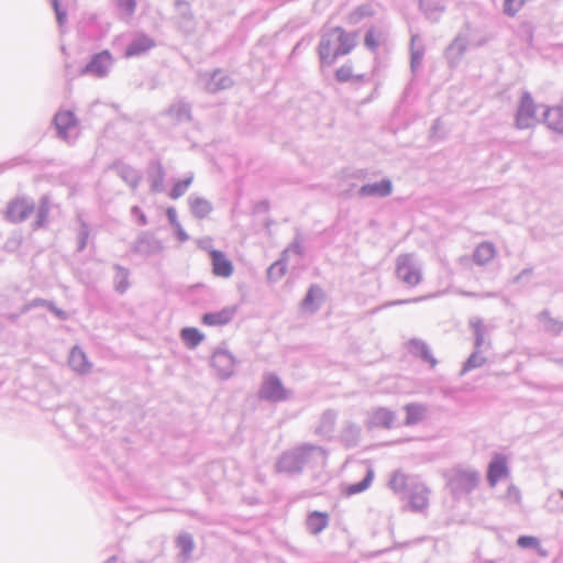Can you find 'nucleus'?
Wrapping results in <instances>:
<instances>
[{
	"label": "nucleus",
	"instance_id": "obj_1",
	"mask_svg": "<svg viewBox=\"0 0 563 563\" xmlns=\"http://www.w3.org/2000/svg\"><path fill=\"white\" fill-rule=\"evenodd\" d=\"M325 451L314 444H302L284 452L275 464L276 472L288 475L300 474L307 466L323 465Z\"/></svg>",
	"mask_w": 563,
	"mask_h": 563
},
{
	"label": "nucleus",
	"instance_id": "obj_2",
	"mask_svg": "<svg viewBox=\"0 0 563 563\" xmlns=\"http://www.w3.org/2000/svg\"><path fill=\"white\" fill-rule=\"evenodd\" d=\"M356 33L335 26L321 35L318 54L322 65H332L340 56L349 54L356 45Z\"/></svg>",
	"mask_w": 563,
	"mask_h": 563
},
{
	"label": "nucleus",
	"instance_id": "obj_3",
	"mask_svg": "<svg viewBox=\"0 0 563 563\" xmlns=\"http://www.w3.org/2000/svg\"><path fill=\"white\" fill-rule=\"evenodd\" d=\"M446 486L454 498H461L477 488L481 482L478 471L471 467L456 466L446 474Z\"/></svg>",
	"mask_w": 563,
	"mask_h": 563
},
{
	"label": "nucleus",
	"instance_id": "obj_4",
	"mask_svg": "<svg viewBox=\"0 0 563 563\" xmlns=\"http://www.w3.org/2000/svg\"><path fill=\"white\" fill-rule=\"evenodd\" d=\"M93 478L112 489L119 498H125L134 492L136 482L134 475L124 467H115L110 475L103 468H98Z\"/></svg>",
	"mask_w": 563,
	"mask_h": 563
},
{
	"label": "nucleus",
	"instance_id": "obj_5",
	"mask_svg": "<svg viewBox=\"0 0 563 563\" xmlns=\"http://www.w3.org/2000/svg\"><path fill=\"white\" fill-rule=\"evenodd\" d=\"M395 272L397 278L408 287L418 286L423 278L422 263L413 253L398 255Z\"/></svg>",
	"mask_w": 563,
	"mask_h": 563
},
{
	"label": "nucleus",
	"instance_id": "obj_6",
	"mask_svg": "<svg viewBox=\"0 0 563 563\" xmlns=\"http://www.w3.org/2000/svg\"><path fill=\"white\" fill-rule=\"evenodd\" d=\"M537 104L534 103L530 92L525 91L520 98V102L516 112V128L519 130L529 129L536 124Z\"/></svg>",
	"mask_w": 563,
	"mask_h": 563
},
{
	"label": "nucleus",
	"instance_id": "obj_7",
	"mask_svg": "<svg viewBox=\"0 0 563 563\" xmlns=\"http://www.w3.org/2000/svg\"><path fill=\"white\" fill-rule=\"evenodd\" d=\"M113 66V57L109 51H102L91 56L90 60L81 69V75H90L97 78H104L108 76L111 67Z\"/></svg>",
	"mask_w": 563,
	"mask_h": 563
},
{
	"label": "nucleus",
	"instance_id": "obj_8",
	"mask_svg": "<svg viewBox=\"0 0 563 563\" xmlns=\"http://www.w3.org/2000/svg\"><path fill=\"white\" fill-rule=\"evenodd\" d=\"M510 476L508 459L501 453H495L487 466V483L495 487L498 482Z\"/></svg>",
	"mask_w": 563,
	"mask_h": 563
},
{
	"label": "nucleus",
	"instance_id": "obj_9",
	"mask_svg": "<svg viewBox=\"0 0 563 563\" xmlns=\"http://www.w3.org/2000/svg\"><path fill=\"white\" fill-rule=\"evenodd\" d=\"M258 396L261 399L272 402L282 401L287 398L286 389L275 374H268L264 377Z\"/></svg>",
	"mask_w": 563,
	"mask_h": 563
},
{
	"label": "nucleus",
	"instance_id": "obj_10",
	"mask_svg": "<svg viewBox=\"0 0 563 563\" xmlns=\"http://www.w3.org/2000/svg\"><path fill=\"white\" fill-rule=\"evenodd\" d=\"M163 249L162 241L150 232H141L132 246L133 253L146 257L161 253Z\"/></svg>",
	"mask_w": 563,
	"mask_h": 563
},
{
	"label": "nucleus",
	"instance_id": "obj_11",
	"mask_svg": "<svg viewBox=\"0 0 563 563\" xmlns=\"http://www.w3.org/2000/svg\"><path fill=\"white\" fill-rule=\"evenodd\" d=\"M54 125L57 130L58 136L70 143L76 139L71 132L77 128V119L71 111H59L54 117Z\"/></svg>",
	"mask_w": 563,
	"mask_h": 563
},
{
	"label": "nucleus",
	"instance_id": "obj_12",
	"mask_svg": "<svg viewBox=\"0 0 563 563\" xmlns=\"http://www.w3.org/2000/svg\"><path fill=\"white\" fill-rule=\"evenodd\" d=\"M211 365L222 379L230 378L234 373L235 358L224 349H217L211 357Z\"/></svg>",
	"mask_w": 563,
	"mask_h": 563
},
{
	"label": "nucleus",
	"instance_id": "obj_13",
	"mask_svg": "<svg viewBox=\"0 0 563 563\" xmlns=\"http://www.w3.org/2000/svg\"><path fill=\"white\" fill-rule=\"evenodd\" d=\"M404 497L408 499V507L412 511H422L428 507L429 489L423 483L416 479Z\"/></svg>",
	"mask_w": 563,
	"mask_h": 563
},
{
	"label": "nucleus",
	"instance_id": "obj_14",
	"mask_svg": "<svg viewBox=\"0 0 563 563\" xmlns=\"http://www.w3.org/2000/svg\"><path fill=\"white\" fill-rule=\"evenodd\" d=\"M34 209L35 206L32 199H15L11 201L8 206L7 219L13 223L22 222L34 212Z\"/></svg>",
	"mask_w": 563,
	"mask_h": 563
},
{
	"label": "nucleus",
	"instance_id": "obj_15",
	"mask_svg": "<svg viewBox=\"0 0 563 563\" xmlns=\"http://www.w3.org/2000/svg\"><path fill=\"white\" fill-rule=\"evenodd\" d=\"M393 184L388 178H384L380 181L365 184L357 190V196L361 198L365 197H379L384 198L391 194Z\"/></svg>",
	"mask_w": 563,
	"mask_h": 563
},
{
	"label": "nucleus",
	"instance_id": "obj_16",
	"mask_svg": "<svg viewBox=\"0 0 563 563\" xmlns=\"http://www.w3.org/2000/svg\"><path fill=\"white\" fill-rule=\"evenodd\" d=\"M146 173L151 191L154 194L164 191L166 172L162 163L157 159L151 161Z\"/></svg>",
	"mask_w": 563,
	"mask_h": 563
},
{
	"label": "nucleus",
	"instance_id": "obj_17",
	"mask_svg": "<svg viewBox=\"0 0 563 563\" xmlns=\"http://www.w3.org/2000/svg\"><path fill=\"white\" fill-rule=\"evenodd\" d=\"M212 273L218 277L228 278L233 274V264L222 251L211 250L209 252Z\"/></svg>",
	"mask_w": 563,
	"mask_h": 563
},
{
	"label": "nucleus",
	"instance_id": "obj_18",
	"mask_svg": "<svg viewBox=\"0 0 563 563\" xmlns=\"http://www.w3.org/2000/svg\"><path fill=\"white\" fill-rule=\"evenodd\" d=\"M111 169H114L118 174V176L128 184L133 190L137 188L142 176L139 170L133 168L132 166L121 162L117 161L111 166Z\"/></svg>",
	"mask_w": 563,
	"mask_h": 563
},
{
	"label": "nucleus",
	"instance_id": "obj_19",
	"mask_svg": "<svg viewBox=\"0 0 563 563\" xmlns=\"http://www.w3.org/2000/svg\"><path fill=\"white\" fill-rule=\"evenodd\" d=\"M175 8L179 27L185 33L192 32L195 29V19L190 4L186 0H175Z\"/></svg>",
	"mask_w": 563,
	"mask_h": 563
},
{
	"label": "nucleus",
	"instance_id": "obj_20",
	"mask_svg": "<svg viewBox=\"0 0 563 563\" xmlns=\"http://www.w3.org/2000/svg\"><path fill=\"white\" fill-rule=\"evenodd\" d=\"M154 46H155V41L152 37L145 35V34H139L126 46L124 56L125 57L140 56V55L146 53L147 51H150L151 48H153Z\"/></svg>",
	"mask_w": 563,
	"mask_h": 563
},
{
	"label": "nucleus",
	"instance_id": "obj_21",
	"mask_svg": "<svg viewBox=\"0 0 563 563\" xmlns=\"http://www.w3.org/2000/svg\"><path fill=\"white\" fill-rule=\"evenodd\" d=\"M232 86V78L221 69L214 70L206 81V90L211 93H217L221 90L229 89Z\"/></svg>",
	"mask_w": 563,
	"mask_h": 563
},
{
	"label": "nucleus",
	"instance_id": "obj_22",
	"mask_svg": "<svg viewBox=\"0 0 563 563\" xmlns=\"http://www.w3.org/2000/svg\"><path fill=\"white\" fill-rule=\"evenodd\" d=\"M235 308L225 307L220 311L207 312L202 316V322L206 325H224L228 324L234 317Z\"/></svg>",
	"mask_w": 563,
	"mask_h": 563
},
{
	"label": "nucleus",
	"instance_id": "obj_23",
	"mask_svg": "<svg viewBox=\"0 0 563 563\" xmlns=\"http://www.w3.org/2000/svg\"><path fill=\"white\" fill-rule=\"evenodd\" d=\"M416 479V477L408 476L400 471H396L391 474L388 481V486L395 494L405 496Z\"/></svg>",
	"mask_w": 563,
	"mask_h": 563
},
{
	"label": "nucleus",
	"instance_id": "obj_24",
	"mask_svg": "<svg viewBox=\"0 0 563 563\" xmlns=\"http://www.w3.org/2000/svg\"><path fill=\"white\" fill-rule=\"evenodd\" d=\"M68 364L75 372L80 374L89 373L91 368V363L88 361L86 353L79 346H74L70 350Z\"/></svg>",
	"mask_w": 563,
	"mask_h": 563
},
{
	"label": "nucleus",
	"instance_id": "obj_25",
	"mask_svg": "<svg viewBox=\"0 0 563 563\" xmlns=\"http://www.w3.org/2000/svg\"><path fill=\"white\" fill-rule=\"evenodd\" d=\"M424 56V45L418 34L411 35L410 38V68L416 73L422 64Z\"/></svg>",
	"mask_w": 563,
	"mask_h": 563
},
{
	"label": "nucleus",
	"instance_id": "obj_26",
	"mask_svg": "<svg viewBox=\"0 0 563 563\" xmlns=\"http://www.w3.org/2000/svg\"><path fill=\"white\" fill-rule=\"evenodd\" d=\"M176 547L179 550L178 558L181 563H188L195 549L194 538L188 532L180 533L176 539Z\"/></svg>",
	"mask_w": 563,
	"mask_h": 563
},
{
	"label": "nucleus",
	"instance_id": "obj_27",
	"mask_svg": "<svg viewBox=\"0 0 563 563\" xmlns=\"http://www.w3.org/2000/svg\"><path fill=\"white\" fill-rule=\"evenodd\" d=\"M468 40L464 34H457L454 41L449 45L445 51L446 58L451 64L460 60L461 56L467 48Z\"/></svg>",
	"mask_w": 563,
	"mask_h": 563
},
{
	"label": "nucleus",
	"instance_id": "obj_28",
	"mask_svg": "<svg viewBox=\"0 0 563 563\" xmlns=\"http://www.w3.org/2000/svg\"><path fill=\"white\" fill-rule=\"evenodd\" d=\"M409 351L415 356L420 357L423 362L429 363L431 367H434L438 363V361L433 357L428 344L422 340H410Z\"/></svg>",
	"mask_w": 563,
	"mask_h": 563
},
{
	"label": "nucleus",
	"instance_id": "obj_29",
	"mask_svg": "<svg viewBox=\"0 0 563 563\" xmlns=\"http://www.w3.org/2000/svg\"><path fill=\"white\" fill-rule=\"evenodd\" d=\"M543 120L549 129L563 134V107L548 108L544 111Z\"/></svg>",
	"mask_w": 563,
	"mask_h": 563
},
{
	"label": "nucleus",
	"instance_id": "obj_30",
	"mask_svg": "<svg viewBox=\"0 0 563 563\" xmlns=\"http://www.w3.org/2000/svg\"><path fill=\"white\" fill-rule=\"evenodd\" d=\"M329 525V515L321 511H312L308 515L306 526L311 534H319Z\"/></svg>",
	"mask_w": 563,
	"mask_h": 563
},
{
	"label": "nucleus",
	"instance_id": "obj_31",
	"mask_svg": "<svg viewBox=\"0 0 563 563\" xmlns=\"http://www.w3.org/2000/svg\"><path fill=\"white\" fill-rule=\"evenodd\" d=\"M419 7L427 19L435 22L445 10L441 0H420Z\"/></svg>",
	"mask_w": 563,
	"mask_h": 563
},
{
	"label": "nucleus",
	"instance_id": "obj_32",
	"mask_svg": "<svg viewBox=\"0 0 563 563\" xmlns=\"http://www.w3.org/2000/svg\"><path fill=\"white\" fill-rule=\"evenodd\" d=\"M496 254V249L493 243L483 242L476 246L473 253L474 262L479 265H486Z\"/></svg>",
	"mask_w": 563,
	"mask_h": 563
},
{
	"label": "nucleus",
	"instance_id": "obj_33",
	"mask_svg": "<svg viewBox=\"0 0 563 563\" xmlns=\"http://www.w3.org/2000/svg\"><path fill=\"white\" fill-rule=\"evenodd\" d=\"M188 202L195 218L203 219L212 211L211 202L205 198L190 196Z\"/></svg>",
	"mask_w": 563,
	"mask_h": 563
},
{
	"label": "nucleus",
	"instance_id": "obj_34",
	"mask_svg": "<svg viewBox=\"0 0 563 563\" xmlns=\"http://www.w3.org/2000/svg\"><path fill=\"white\" fill-rule=\"evenodd\" d=\"M113 269L115 272L114 277H113L114 290L122 295L130 287V283H129L130 271L119 264H114Z\"/></svg>",
	"mask_w": 563,
	"mask_h": 563
},
{
	"label": "nucleus",
	"instance_id": "obj_35",
	"mask_svg": "<svg viewBox=\"0 0 563 563\" xmlns=\"http://www.w3.org/2000/svg\"><path fill=\"white\" fill-rule=\"evenodd\" d=\"M539 322L542 323L544 331L559 335L563 331V321L551 317L548 310L538 314Z\"/></svg>",
	"mask_w": 563,
	"mask_h": 563
},
{
	"label": "nucleus",
	"instance_id": "obj_36",
	"mask_svg": "<svg viewBox=\"0 0 563 563\" xmlns=\"http://www.w3.org/2000/svg\"><path fill=\"white\" fill-rule=\"evenodd\" d=\"M470 327L474 333V349L481 350L485 344L487 329L481 318L474 317L470 319Z\"/></svg>",
	"mask_w": 563,
	"mask_h": 563
},
{
	"label": "nucleus",
	"instance_id": "obj_37",
	"mask_svg": "<svg viewBox=\"0 0 563 563\" xmlns=\"http://www.w3.org/2000/svg\"><path fill=\"white\" fill-rule=\"evenodd\" d=\"M406 420L405 422H420L427 418L428 408L422 404H408L405 406Z\"/></svg>",
	"mask_w": 563,
	"mask_h": 563
},
{
	"label": "nucleus",
	"instance_id": "obj_38",
	"mask_svg": "<svg viewBox=\"0 0 563 563\" xmlns=\"http://www.w3.org/2000/svg\"><path fill=\"white\" fill-rule=\"evenodd\" d=\"M168 111H169V114L172 117H174L179 122L190 121V119H191L190 106L183 100H178V101L174 102L169 107Z\"/></svg>",
	"mask_w": 563,
	"mask_h": 563
},
{
	"label": "nucleus",
	"instance_id": "obj_39",
	"mask_svg": "<svg viewBox=\"0 0 563 563\" xmlns=\"http://www.w3.org/2000/svg\"><path fill=\"white\" fill-rule=\"evenodd\" d=\"M373 479H374V470L372 467L367 466L364 478L358 483L349 485L346 487L345 492L350 496L363 493L371 486Z\"/></svg>",
	"mask_w": 563,
	"mask_h": 563
},
{
	"label": "nucleus",
	"instance_id": "obj_40",
	"mask_svg": "<svg viewBox=\"0 0 563 563\" xmlns=\"http://www.w3.org/2000/svg\"><path fill=\"white\" fill-rule=\"evenodd\" d=\"M544 508L551 514H563V489H559L549 495Z\"/></svg>",
	"mask_w": 563,
	"mask_h": 563
},
{
	"label": "nucleus",
	"instance_id": "obj_41",
	"mask_svg": "<svg viewBox=\"0 0 563 563\" xmlns=\"http://www.w3.org/2000/svg\"><path fill=\"white\" fill-rule=\"evenodd\" d=\"M322 295L323 291L318 285H311L302 300V307L311 312H316L319 309V305H314V299L322 297Z\"/></svg>",
	"mask_w": 563,
	"mask_h": 563
},
{
	"label": "nucleus",
	"instance_id": "obj_42",
	"mask_svg": "<svg viewBox=\"0 0 563 563\" xmlns=\"http://www.w3.org/2000/svg\"><path fill=\"white\" fill-rule=\"evenodd\" d=\"M180 335L186 345L190 349L196 347L203 340V334L196 328H184Z\"/></svg>",
	"mask_w": 563,
	"mask_h": 563
},
{
	"label": "nucleus",
	"instance_id": "obj_43",
	"mask_svg": "<svg viewBox=\"0 0 563 563\" xmlns=\"http://www.w3.org/2000/svg\"><path fill=\"white\" fill-rule=\"evenodd\" d=\"M486 362V358L481 354V350L474 349L473 353L464 362L461 374H465L472 369L482 367Z\"/></svg>",
	"mask_w": 563,
	"mask_h": 563
},
{
	"label": "nucleus",
	"instance_id": "obj_44",
	"mask_svg": "<svg viewBox=\"0 0 563 563\" xmlns=\"http://www.w3.org/2000/svg\"><path fill=\"white\" fill-rule=\"evenodd\" d=\"M49 213V202L47 197H42L36 210V220L34 229L42 228L46 222Z\"/></svg>",
	"mask_w": 563,
	"mask_h": 563
},
{
	"label": "nucleus",
	"instance_id": "obj_45",
	"mask_svg": "<svg viewBox=\"0 0 563 563\" xmlns=\"http://www.w3.org/2000/svg\"><path fill=\"white\" fill-rule=\"evenodd\" d=\"M286 273V260L283 256L277 262L273 263L267 269V278L271 282H277Z\"/></svg>",
	"mask_w": 563,
	"mask_h": 563
},
{
	"label": "nucleus",
	"instance_id": "obj_46",
	"mask_svg": "<svg viewBox=\"0 0 563 563\" xmlns=\"http://www.w3.org/2000/svg\"><path fill=\"white\" fill-rule=\"evenodd\" d=\"M384 37V33L382 31H376L374 27L367 30L364 37V45L372 52H375L380 43V40Z\"/></svg>",
	"mask_w": 563,
	"mask_h": 563
},
{
	"label": "nucleus",
	"instance_id": "obj_47",
	"mask_svg": "<svg viewBox=\"0 0 563 563\" xmlns=\"http://www.w3.org/2000/svg\"><path fill=\"white\" fill-rule=\"evenodd\" d=\"M192 180H194V176L190 175L183 180L176 181L169 192V197L172 199L176 200V199L180 198L181 196H184L185 192L188 190L189 186L191 185Z\"/></svg>",
	"mask_w": 563,
	"mask_h": 563
},
{
	"label": "nucleus",
	"instance_id": "obj_48",
	"mask_svg": "<svg viewBox=\"0 0 563 563\" xmlns=\"http://www.w3.org/2000/svg\"><path fill=\"white\" fill-rule=\"evenodd\" d=\"M396 419L395 412L387 408H377L373 411L371 422H393Z\"/></svg>",
	"mask_w": 563,
	"mask_h": 563
},
{
	"label": "nucleus",
	"instance_id": "obj_49",
	"mask_svg": "<svg viewBox=\"0 0 563 563\" xmlns=\"http://www.w3.org/2000/svg\"><path fill=\"white\" fill-rule=\"evenodd\" d=\"M115 3L118 10L123 16L130 18L134 14L136 9V0H115Z\"/></svg>",
	"mask_w": 563,
	"mask_h": 563
},
{
	"label": "nucleus",
	"instance_id": "obj_50",
	"mask_svg": "<svg viewBox=\"0 0 563 563\" xmlns=\"http://www.w3.org/2000/svg\"><path fill=\"white\" fill-rule=\"evenodd\" d=\"M517 544L522 549L531 548L541 551L539 539L532 536H520L517 540Z\"/></svg>",
	"mask_w": 563,
	"mask_h": 563
},
{
	"label": "nucleus",
	"instance_id": "obj_51",
	"mask_svg": "<svg viewBox=\"0 0 563 563\" xmlns=\"http://www.w3.org/2000/svg\"><path fill=\"white\" fill-rule=\"evenodd\" d=\"M523 0H505L504 13L508 16H515L523 7Z\"/></svg>",
	"mask_w": 563,
	"mask_h": 563
},
{
	"label": "nucleus",
	"instance_id": "obj_52",
	"mask_svg": "<svg viewBox=\"0 0 563 563\" xmlns=\"http://www.w3.org/2000/svg\"><path fill=\"white\" fill-rule=\"evenodd\" d=\"M89 238V228L85 222H81L78 236H77V251L82 252L87 245V241Z\"/></svg>",
	"mask_w": 563,
	"mask_h": 563
},
{
	"label": "nucleus",
	"instance_id": "obj_53",
	"mask_svg": "<svg viewBox=\"0 0 563 563\" xmlns=\"http://www.w3.org/2000/svg\"><path fill=\"white\" fill-rule=\"evenodd\" d=\"M371 14L369 8L366 5H361L356 8L351 14H350V21L352 23H358L363 18Z\"/></svg>",
	"mask_w": 563,
	"mask_h": 563
},
{
	"label": "nucleus",
	"instance_id": "obj_54",
	"mask_svg": "<svg viewBox=\"0 0 563 563\" xmlns=\"http://www.w3.org/2000/svg\"><path fill=\"white\" fill-rule=\"evenodd\" d=\"M353 77L352 67L344 65L335 71V78L340 82H346Z\"/></svg>",
	"mask_w": 563,
	"mask_h": 563
},
{
	"label": "nucleus",
	"instance_id": "obj_55",
	"mask_svg": "<svg viewBox=\"0 0 563 563\" xmlns=\"http://www.w3.org/2000/svg\"><path fill=\"white\" fill-rule=\"evenodd\" d=\"M505 498L510 503L519 504L521 500V494L519 488L514 484H510L505 495Z\"/></svg>",
	"mask_w": 563,
	"mask_h": 563
},
{
	"label": "nucleus",
	"instance_id": "obj_56",
	"mask_svg": "<svg viewBox=\"0 0 563 563\" xmlns=\"http://www.w3.org/2000/svg\"><path fill=\"white\" fill-rule=\"evenodd\" d=\"M52 5L54 8L57 22H58L59 26H62L67 19L66 11L60 9L59 0H52Z\"/></svg>",
	"mask_w": 563,
	"mask_h": 563
},
{
	"label": "nucleus",
	"instance_id": "obj_57",
	"mask_svg": "<svg viewBox=\"0 0 563 563\" xmlns=\"http://www.w3.org/2000/svg\"><path fill=\"white\" fill-rule=\"evenodd\" d=\"M52 313H54L59 320H67L68 319V313L58 308L53 301H49V303H47V307H46Z\"/></svg>",
	"mask_w": 563,
	"mask_h": 563
},
{
	"label": "nucleus",
	"instance_id": "obj_58",
	"mask_svg": "<svg viewBox=\"0 0 563 563\" xmlns=\"http://www.w3.org/2000/svg\"><path fill=\"white\" fill-rule=\"evenodd\" d=\"M131 214L136 218L137 223L140 225H146L147 224V218L145 213L142 211V209L137 206H134L131 208Z\"/></svg>",
	"mask_w": 563,
	"mask_h": 563
},
{
	"label": "nucleus",
	"instance_id": "obj_59",
	"mask_svg": "<svg viewBox=\"0 0 563 563\" xmlns=\"http://www.w3.org/2000/svg\"><path fill=\"white\" fill-rule=\"evenodd\" d=\"M166 217L173 228L179 227L180 222L178 221L177 211L174 207L167 208Z\"/></svg>",
	"mask_w": 563,
	"mask_h": 563
},
{
	"label": "nucleus",
	"instance_id": "obj_60",
	"mask_svg": "<svg viewBox=\"0 0 563 563\" xmlns=\"http://www.w3.org/2000/svg\"><path fill=\"white\" fill-rule=\"evenodd\" d=\"M288 252H294L296 253L297 255L301 256L303 254V247L299 241V239H296L287 250H285L283 256L285 257V255L288 253Z\"/></svg>",
	"mask_w": 563,
	"mask_h": 563
},
{
	"label": "nucleus",
	"instance_id": "obj_61",
	"mask_svg": "<svg viewBox=\"0 0 563 563\" xmlns=\"http://www.w3.org/2000/svg\"><path fill=\"white\" fill-rule=\"evenodd\" d=\"M426 298L427 297H418V298H412V299L395 300V301L387 302L386 305H384V307L396 306V305H405V303H411V302H419V301H421V300H423Z\"/></svg>",
	"mask_w": 563,
	"mask_h": 563
},
{
	"label": "nucleus",
	"instance_id": "obj_62",
	"mask_svg": "<svg viewBox=\"0 0 563 563\" xmlns=\"http://www.w3.org/2000/svg\"><path fill=\"white\" fill-rule=\"evenodd\" d=\"M175 234L177 236V239L180 241V242H186L189 240V235L186 233V231L183 229L181 224H179V227H175Z\"/></svg>",
	"mask_w": 563,
	"mask_h": 563
},
{
	"label": "nucleus",
	"instance_id": "obj_63",
	"mask_svg": "<svg viewBox=\"0 0 563 563\" xmlns=\"http://www.w3.org/2000/svg\"><path fill=\"white\" fill-rule=\"evenodd\" d=\"M336 419V412L333 410H327L323 413L321 422H333Z\"/></svg>",
	"mask_w": 563,
	"mask_h": 563
},
{
	"label": "nucleus",
	"instance_id": "obj_64",
	"mask_svg": "<svg viewBox=\"0 0 563 563\" xmlns=\"http://www.w3.org/2000/svg\"><path fill=\"white\" fill-rule=\"evenodd\" d=\"M47 303H49V300L42 299V298H35L31 301L30 307H47Z\"/></svg>",
	"mask_w": 563,
	"mask_h": 563
}]
</instances>
